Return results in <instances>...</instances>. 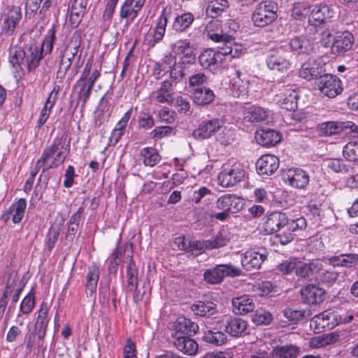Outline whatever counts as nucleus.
<instances>
[{
	"instance_id": "12",
	"label": "nucleus",
	"mask_w": 358,
	"mask_h": 358,
	"mask_svg": "<svg viewBox=\"0 0 358 358\" xmlns=\"http://www.w3.org/2000/svg\"><path fill=\"white\" fill-rule=\"evenodd\" d=\"M341 322V315L335 312L324 311L314 316L310 320V327L317 332L331 329Z\"/></svg>"
},
{
	"instance_id": "2",
	"label": "nucleus",
	"mask_w": 358,
	"mask_h": 358,
	"mask_svg": "<svg viewBox=\"0 0 358 358\" xmlns=\"http://www.w3.org/2000/svg\"><path fill=\"white\" fill-rule=\"evenodd\" d=\"M71 138L65 132L59 134L52 143L43 151L41 157L50 169H55L63 164L70 152Z\"/></svg>"
},
{
	"instance_id": "64",
	"label": "nucleus",
	"mask_w": 358,
	"mask_h": 358,
	"mask_svg": "<svg viewBox=\"0 0 358 358\" xmlns=\"http://www.w3.org/2000/svg\"><path fill=\"white\" fill-rule=\"evenodd\" d=\"M173 134V129L169 126H162L155 127L150 133L153 138L161 139L169 136Z\"/></svg>"
},
{
	"instance_id": "17",
	"label": "nucleus",
	"mask_w": 358,
	"mask_h": 358,
	"mask_svg": "<svg viewBox=\"0 0 358 358\" xmlns=\"http://www.w3.org/2000/svg\"><path fill=\"white\" fill-rule=\"evenodd\" d=\"M176 85L167 80H164L155 91L152 92V99L159 103L173 105L174 103V87Z\"/></svg>"
},
{
	"instance_id": "27",
	"label": "nucleus",
	"mask_w": 358,
	"mask_h": 358,
	"mask_svg": "<svg viewBox=\"0 0 358 358\" xmlns=\"http://www.w3.org/2000/svg\"><path fill=\"white\" fill-rule=\"evenodd\" d=\"M322 67L314 60L308 59L304 62L299 71L300 78L310 81L312 80H317L322 76Z\"/></svg>"
},
{
	"instance_id": "29",
	"label": "nucleus",
	"mask_w": 358,
	"mask_h": 358,
	"mask_svg": "<svg viewBox=\"0 0 358 358\" xmlns=\"http://www.w3.org/2000/svg\"><path fill=\"white\" fill-rule=\"evenodd\" d=\"M191 309L195 315L205 317H210L217 313V304L208 299L196 301Z\"/></svg>"
},
{
	"instance_id": "34",
	"label": "nucleus",
	"mask_w": 358,
	"mask_h": 358,
	"mask_svg": "<svg viewBox=\"0 0 358 358\" xmlns=\"http://www.w3.org/2000/svg\"><path fill=\"white\" fill-rule=\"evenodd\" d=\"M300 348L294 345H278L272 350V358H296L300 354Z\"/></svg>"
},
{
	"instance_id": "51",
	"label": "nucleus",
	"mask_w": 358,
	"mask_h": 358,
	"mask_svg": "<svg viewBox=\"0 0 358 358\" xmlns=\"http://www.w3.org/2000/svg\"><path fill=\"white\" fill-rule=\"evenodd\" d=\"M176 329L182 333L186 331V334H195L199 331V327L196 323L192 322L189 319L183 317L178 320Z\"/></svg>"
},
{
	"instance_id": "62",
	"label": "nucleus",
	"mask_w": 358,
	"mask_h": 358,
	"mask_svg": "<svg viewBox=\"0 0 358 358\" xmlns=\"http://www.w3.org/2000/svg\"><path fill=\"white\" fill-rule=\"evenodd\" d=\"M306 226V220L303 216H300L295 219H292L288 217V222L285 227H287L289 231L294 233L298 230L305 229Z\"/></svg>"
},
{
	"instance_id": "61",
	"label": "nucleus",
	"mask_w": 358,
	"mask_h": 358,
	"mask_svg": "<svg viewBox=\"0 0 358 358\" xmlns=\"http://www.w3.org/2000/svg\"><path fill=\"white\" fill-rule=\"evenodd\" d=\"M49 34L50 36H47L45 38L42 43L41 47L39 49L40 52H41V55H43V52L45 54H50L52 50L53 44L56 39L55 30L54 27L50 29Z\"/></svg>"
},
{
	"instance_id": "59",
	"label": "nucleus",
	"mask_w": 358,
	"mask_h": 358,
	"mask_svg": "<svg viewBox=\"0 0 358 358\" xmlns=\"http://www.w3.org/2000/svg\"><path fill=\"white\" fill-rule=\"evenodd\" d=\"M215 135L216 141L222 145H229L234 141V132L224 124Z\"/></svg>"
},
{
	"instance_id": "1",
	"label": "nucleus",
	"mask_w": 358,
	"mask_h": 358,
	"mask_svg": "<svg viewBox=\"0 0 358 358\" xmlns=\"http://www.w3.org/2000/svg\"><path fill=\"white\" fill-rule=\"evenodd\" d=\"M242 52L241 44L222 45L218 50L209 48L202 51L199 56V62L203 69L215 72L220 68L226 57H238Z\"/></svg>"
},
{
	"instance_id": "50",
	"label": "nucleus",
	"mask_w": 358,
	"mask_h": 358,
	"mask_svg": "<svg viewBox=\"0 0 358 358\" xmlns=\"http://www.w3.org/2000/svg\"><path fill=\"white\" fill-rule=\"evenodd\" d=\"M229 7L228 1H210L208 5L206 13V15L212 18H215L220 15Z\"/></svg>"
},
{
	"instance_id": "52",
	"label": "nucleus",
	"mask_w": 358,
	"mask_h": 358,
	"mask_svg": "<svg viewBox=\"0 0 358 358\" xmlns=\"http://www.w3.org/2000/svg\"><path fill=\"white\" fill-rule=\"evenodd\" d=\"M26 52L17 46H13L9 48V62L11 65L17 69L24 61Z\"/></svg>"
},
{
	"instance_id": "16",
	"label": "nucleus",
	"mask_w": 358,
	"mask_h": 358,
	"mask_svg": "<svg viewBox=\"0 0 358 358\" xmlns=\"http://www.w3.org/2000/svg\"><path fill=\"white\" fill-rule=\"evenodd\" d=\"M222 126H223V120L221 119L213 118L203 120L193 131V136L199 140L208 139L220 131Z\"/></svg>"
},
{
	"instance_id": "28",
	"label": "nucleus",
	"mask_w": 358,
	"mask_h": 358,
	"mask_svg": "<svg viewBox=\"0 0 358 358\" xmlns=\"http://www.w3.org/2000/svg\"><path fill=\"white\" fill-rule=\"evenodd\" d=\"M248 323L241 317H227L225 324V332L235 338L243 336L246 334Z\"/></svg>"
},
{
	"instance_id": "20",
	"label": "nucleus",
	"mask_w": 358,
	"mask_h": 358,
	"mask_svg": "<svg viewBox=\"0 0 358 358\" xmlns=\"http://www.w3.org/2000/svg\"><path fill=\"white\" fill-rule=\"evenodd\" d=\"M301 294L306 303L316 305L324 300L325 291L317 285L308 284L301 288Z\"/></svg>"
},
{
	"instance_id": "60",
	"label": "nucleus",
	"mask_w": 358,
	"mask_h": 358,
	"mask_svg": "<svg viewBox=\"0 0 358 358\" xmlns=\"http://www.w3.org/2000/svg\"><path fill=\"white\" fill-rule=\"evenodd\" d=\"M252 320L257 325L268 324L272 321L273 317L269 312L261 309L256 310Z\"/></svg>"
},
{
	"instance_id": "46",
	"label": "nucleus",
	"mask_w": 358,
	"mask_h": 358,
	"mask_svg": "<svg viewBox=\"0 0 358 358\" xmlns=\"http://www.w3.org/2000/svg\"><path fill=\"white\" fill-rule=\"evenodd\" d=\"M131 258V256H130ZM127 277L128 287L131 292H136L138 287V268L132 260L130 259L129 264L127 266Z\"/></svg>"
},
{
	"instance_id": "33",
	"label": "nucleus",
	"mask_w": 358,
	"mask_h": 358,
	"mask_svg": "<svg viewBox=\"0 0 358 358\" xmlns=\"http://www.w3.org/2000/svg\"><path fill=\"white\" fill-rule=\"evenodd\" d=\"M268 117V111L258 106H251L245 108L243 119L245 122L251 123L261 122Z\"/></svg>"
},
{
	"instance_id": "19",
	"label": "nucleus",
	"mask_w": 358,
	"mask_h": 358,
	"mask_svg": "<svg viewBox=\"0 0 358 358\" xmlns=\"http://www.w3.org/2000/svg\"><path fill=\"white\" fill-rule=\"evenodd\" d=\"M298 92L286 87L280 90L275 95L277 103L287 110H294L297 108Z\"/></svg>"
},
{
	"instance_id": "9",
	"label": "nucleus",
	"mask_w": 358,
	"mask_h": 358,
	"mask_svg": "<svg viewBox=\"0 0 358 358\" xmlns=\"http://www.w3.org/2000/svg\"><path fill=\"white\" fill-rule=\"evenodd\" d=\"M241 270L231 264H220L207 269L203 273L204 280L209 284L216 285L222 282L226 276L236 277L241 275Z\"/></svg>"
},
{
	"instance_id": "8",
	"label": "nucleus",
	"mask_w": 358,
	"mask_h": 358,
	"mask_svg": "<svg viewBox=\"0 0 358 358\" xmlns=\"http://www.w3.org/2000/svg\"><path fill=\"white\" fill-rule=\"evenodd\" d=\"M316 84L322 96L329 99L335 98L343 90L341 80L332 74H323Z\"/></svg>"
},
{
	"instance_id": "40",
	"label": "nucleus",
	"mask_w": 358,
	"mask_h": 358,
	"mask_svg": "<svg viewBox=\"0 0 358 358\" xmlns=\"http://www.w3.org/2000/svg\"><path fill=\"white\" fill-rule=\"evenodd\" d=\"M87 7V1H70L68 5V12L72 24L76 25L80 21Z\"/></svg>"
},
{
	"instance_id": "7",
	"label": "nucleus",
	"mask_w": 358,
	"mask_h": 358,
	"mask_svg": "<svg viewBox=\"0 0 358 358\" xmlns=\"http://www.w3.org/2000/svg\"><path fill=\"white\" fill-rule=\"evenodd\" d=\"M80 45L72 42L57 48V59L59 61V67L57 72V78H64L70 69L72 62L78 53Z\"/></svg>"
},
{
	"instance_id": "56",
	"label": "nucleus",
	"mask_w": 358,
	"mask_h": 358,
	"mask_svg": "<svg viewBox=\"0 0 358 358\" xmlns=\"http://www.w3.org/2000/svg\"><path fill=\"white\" fill-rule=\"evenodd\" d=\"M310 6L308 1H295L292 6V17L300 19L309 15Z\"/></svg>"
},
{
	"instance_id": "5",
	"label": "nucleus",
	"mask_w": 358,
	"mask_h": 358,
	"mask_svg": "<svg viewBox=\"0 0 358 358\" xmlns=\"http://www.w3.org/2000/svg\"><path fill=\"white\" fill-rule=\"evenodd\" d=\"M245 177V171L238 163L225 164L218 174V184L226 188L232 187L243 181Z\"/></svg>"
},
{
	"instance_id": "15",
	"label": "nucleus",
	"mask_w": 358,
	"mask_h": 358,
	"mask_svg": "<svg viewBox=\"0 0 358 358\" xmlns=\"http://www.w3.org/2000/svg\"><path fill=\"white\" fill-rule=\"evenodd\" d=\"M282 180L294 188L304 189L309 183L310 176L301 169L291 168L283 172Z\"/></svg>"
},
{
	"instance_id": "11",
	"label": "nucleus",
	"mask_w": 358,
	"mask_h": 358,
	"mask_svg": "<svg viewBox=\"0 0 358 358\" xmlns=\"http://www.w3.org/2000/svg\"><path fill=\"white\" fill-rule=\"evenodd\" d=\"M205 34L207 37L215 43L222 45H233L235 43L234 37L229 34L224 33L223 27L218 20H210L206 26Z\"/></svg>"
},
{
	"instance_id": "32",
	"label": "nucleus",
	"mask_w": 358,
	"mask_h": 358,
	"mask_svg": "<svg viewBox=\"0 0 358 358\" xmlns=\"http://www.w3.org/2000/svg\"><path fill=\"white\" fill-rule=\"evenodd\" d=\"M233 311L236 315H245L254 310L255 305L248 295H242L233 299Z\"/></svg>"
},
{
	"instance_id": "4",
	"label": "nucleus",
	"mask_w": 358,
	"mask_h": 358,
	"mask_svg": "<svg viewBox=\"0 0 358 358\" xmlns=\"http://www.w3.org/2000/svg\"><path fill=\"white\" fill-rule=\"evenodd\" d=\"M291 55L286 46L280 45L272 48L268 52L266 62L267 67L272 71L284 73L292 66Z\"/></svg>"
},
{
	"instance_id": "14",
	"label": "nucleus",
	"mask_w": 358,
	"mask_h": 358,
	"mask_svg": "<svg viewBox=\"0 0 358 358\" xmlns=\"http://www.w3.org/2000/svg\"><path fill=\"white\" fill-rule=\"evenodd\" d=\"M268 252L264 248L247 250L241 255V264L247 271L260 268L263 262L266 259Z\"/></svg>"
},
{
	"instance_id": "44",
	"label": "nucleus",
	"mask_w": 358,
	"mask_h": 358,
	"mask_svg": "<svg viewBox=\"0 0 358 358\" xmlns=\"http://www.w3.org/2000/svg\"><path fill=\"white\" fill-rule=\"evenodd\" d=\"M27 207V201L24 199H20L15 203H13L9 210L12 215V220L13 223H20L24 215Z\"/></svg>"
},
{
	"instance_id": "30",
	"label": "nucleus",
	"mask_w": 358,
	"mask_h": 358,
	"mask_svg": "<svg viewBox=\"0 0 358 358\" xmlns=\"http://www.w3.org/2000/svg\"><path fill=\"white\" fill-rule=\"evenodd\" d=\"M255 138L262 146L272 147L281 141V134L273 129H260L257 131Z\"/></svg>"
},
{
	"instance_id": "36",
	"label": "nucleus",
	"mask_w": 358,
	"mask_h": 358,
	"mask_svg": "<svg viewBox=\"0 0 358 358\" xmlns=\"http://www.w3.org/2000/svg\"><path fill=\"white\" fill-rule=\"evenodd\" d=\"M174 52L180 57L186 59L185 62L190 63L194 59V54L190 42L187 40H180L174 44Z\"/></svg>"
},
{
	"instance_id": "53",
	"label": "nucleus",
	"mask_w": 358,
	"mask_h": 358,
	"mask_svg": "<svg viewBox=\"0 0 358 358\" xmlns=\"http://www.w3.org/2000/svg\"><path fill=\"white\" fill-rule=\"evenodd\" d=\"M320 131L324 136H332L342 132V122H326L320 124Z\"/></svg>"
},
{
	"instance_id": "6",
	"label": "nucleus",
	"mask_w": 358,
	"mask_h": 358,
	"mask_svg": "<svg viewBox=\"0 0 358 358\" xmlns=\"http://www.w3.org/2000/svg\"><path fill=\"white\" fill-rule=\"evenodd\" d=\"M278 5L275 1H261L252 14L256 27H264L277 18Z\"/></svg>"
},
{
	"instance_id": "23",
	"label": "nucleus",
	"mask_w": 358,
	"mask_h": 358,
	"mask_svg": "<svg viewBox=\"0 0 358 358\" xmlns=\"http://www.w3.org/2000/svg\"><path fill=\"white\" fill-rule=\"evenodd\" d=\"M49 306L47 302L43 301L40 306V309L36 313L37 317L34 323V330L36 331L37 337L39 340H43L47 332V329L50 319L48 317Z\"/></svg>"
},
{
	"instance_id": "31",
	"label": "nucleus",
	"mask_w": 358,
	"mask_h": 358,
	"mask_svg": "<svg viewBox=\"0 0 358 358\" xmlns=\"http://www.w3.org/2000/svg\"><path fill=\"white\" fill-rule=\"evenodd\" d=\"M292 52L302 55H309L313 50L310 40L305 36H295L289 41Z\"/></svg>"
},
{
	"instance_id": "43",
	"label": "nucleus",
	"mask_w": 358,
	"mask_h": 358,
	"mask_svg": "<svg viewBox=\"0 0 358 358\" xmlns=\"http://www.w3.org/2000/svg\"><path fill=\"white\" fill-rule=\"evenodd\" d=\"M99 279V269L96 265L89 267L87 274L86 290L87 294H92L96 291Z\"/></svg>"
},
{
	"instance_id": "10",
	"label": "nucleus",
	"mask_w": 358,
	"mask_h": 358,
	"mask_svg": "<svg viewBox=\"0 0 358 358\" xmlns=\"http://www.w3.org/2000/svg\"><path fill=\"white\" fill-rule=\"evenodd\" d=\"M21 18L22 13L19 7H8L4 10L0 18L1 34L6 36H12Z\"/></svg>"
},
{
	"instance_id": "47",
	"label": "nucleus",
	"mask_w": 358,
	"mask_h": 358,
	"mask_svg": "<svg viewBox=\"0 0 358 358\" xmlns=\"http://www.w3.org/2000/svg\"><path fill=\"white\" fill-rule=\"evenodd\" d=\"M326 166L338 173H348L352 171V167L345 164L342 159H330L325 162Z\"/></svg>"
},
{
	"instance_id": "45",
	"label": "nucleus",
	"mask_w": 358,
	"mask_h": 358,
	"mask_svg": "<svg viewBox=\"0 0 358 358\" xmlns=\"http://www.w3.org/2000/svg\"><path fill=\"white\" fill-rule=\"evenodd\" d=\"M141 156L143 158V164L145 166H154L161 160V157L156 149L147 147L141 150Z\"/></svg>"
},
{
	"instance_id": "3",
	"label": "nucleus",
	"mask_w": 358,
	"mask_h": 358,
	"mask_svg": "<svg viewBox=\"0 0 358 358\" xmlns=\"http://www.w3.org/2000/svg\"><path fill=\"white\" fill-rule=\"evenodd\" d=\"M244 206V201L235 194H226L220 196L215 203L219 213H212L210 217L220 221H225L230 214L240 212Z\"/></svg>"
},
{
	"instance_id": "42",
	"label": "nucleus",
	"mask_w": 358,
	"mask_h": 358,
	"mask_svg": "<svg viewBox=\"0 0 358 358\" xmlns=\"http://www.w3.org/2000/svg\"><path fill=\"white\" fill-rule=\"evenodd\" d=\"M327 13H329L327 6H320L319 7H315L309 13V24L315 27L322 24L327 17H330V16L326 15Z\"/></svg>"
},
{
	"instance_id": "48",
	"label": "nucleus",
	"mask_w": 358,
	"mask_h": 358,
	"mask_svg": "<svg viewBox=\"0 0 358 358\" xmlns=\"http://www.w3.org/2000/svg\"><path fill=\"white\" fill-rule=\"evenodd\" d=\"M35 294L31 291L24 297L21 301L17 318H19L21 314H29L33 310L35 306Z\"/></svg>"
},
{
	"instance_id": "55",
	"label": "nucleus",
	"mask_w": 358,
	"mask_h": 358,
	"mask_svg": "<svg viewBox=\"0 0 358 358\" xmlns=\"http://www.w3.org/2000/svg\"><path fill=\"white\" fill-rule=\"evenodd\" d=\"M171 62L167 59V55L160 62H157L154 65L152 70V76L157 80L162 79L168 73V68H170L167 65H171Z\"/></svg>"
},
{
	"instance_id": "57",
	"label": "nucleus",
	"mask_w": 358,
	"mask_h": 358,
	"mask_svg": "<svg viewBox=\"0 0 358 358\" xmlns=\"http://www.w3.org/2000/svg\"><path fill=\"white\" fill-rule=\"evenodd\" d=\"M209 250L206 241H192L188 243V253L194 257L203 254Z\"/></svg>"
},
{
	"instance_id": "35",
	"label": "nucleus",
	"mask_w": 358,
	"mask_h": 358,
	"mask_svg": "<svg viewBox=\"0 0 358 358\" xmlns=\"http://www.w3.org/2000/svg\"><path fill=\"white\" fill-rule=\"evenodd\" d=\"M194 102L197 105L205 106L211 103L215 98V94L208 87H196L192 93Z\"/></svg>"
},
{
	"instance_id": "49",
	"label": "nucleus",
	"mask_w": 358,
	"mask_h": 358,
	"mask_svg": "<svg viewBox=\"0 0 358 358\" xmlns=\"http://www.w3.org/2000/svg\"><path fill=\"white\" fill-rule=\"evenodd\" d=\"M194 20L192 14L189 13H184L175 18L173 24V28L178 32H181L188 28Z\"/></svg>"
},
{
	"instance_id": "24",
	"label": "nucleus",
	"mask_w": 358,
	"mask_h": 358,
	"mask_svg": "<svg viewBox=\"0 0 358 358\" xmlns=\"http://www.w3.org/2000/svg\"><path fill=\"white\" fill-rule=\"evenodd\" d=\"M165 10H163L162 15L158 18L157 25L151 29L145 36V41L151 46L161 41L165 34L166 27L168 22V18L165 15Z\"/></svg>"
},
{
	"instance_id": "21",
	"label": "nucleus",
	"mask_w": 358,
	"mask_h": 358,
	"mask_svg": "<svg viewBox=\"0 0 358 358\" xmlns=\"http://www.w3.org/2000/svg\"><path fill=\"white\" fill-rule=\"evenodd\" d=\"M354 43V36L350 31H345L337 34L332 43L331 50L334 55H342L350 50Z\"/></svg>"
},
{
	"instance_id": "13",
	"label": "nucleus",
	"mask_w": 358,
	"mask_h": 358,
	"mask_svg": "<svg viewBox=\"0 0 358 358\" xmlns=\"http://www.w3.org/2000/svg\"><path fill=\"white\" fill-rule=\"evenodd\" d=\"M92 65L90 61L86 63L80 78L73 86V90L78 95V100L82 101L83 106H85L89 100L93 89V87L87 82V78L92 69Z\"/></svg>"
},
{
	"instance_id": "38",
	"label": "nucleus",
	"mask_w": 358,
	"mask_h": 358,
	"mask_svg": "<svg viewBox=\"0 0 358 358\" xmlns=\"http://www.w3.org/2000/svg\"><path fill=\"white\" fill-rule=\"evenodd\" d=\"M43 56L36 45H31L26 52L25 62L27 69L29 72L35 71L38 66Z\"/></svg>"
},
{
	"instance_id": "58",
	"label": "nucleus",
	"mask_w": 358,
	"mask_h": 358,
	"mask_svg": "<svg viewBox=\"0 0 358 358\" xmlns=\"http://www.w3.org/2000/svg\"><path fill=\"white\" fill-rule=\"evenodd\" d=\"M343 156L349 161L358 162V142H349L343 150Z\"/></svg>"
},
{
	"instance_id": "54",
	"label": "nucleus",
	"mask_w": 358,
	"mask_h": 358,
	"mask_svg": "<svg viewBox=\"0 0 358 358\" xmlns=\"http://www.w3.org/2000/svg\"><path fill=\"white\" fill-rule=\"evenodd\" d=\"M229 241V238L224 231H220L212 238L206 240L209 250L216 249L225 246Z\"/></svg>"
},
{
	"instance_id": "41",
	"label": "nucleus",
	"mask_w": 358,
	"mask_h": 358,
	"mask_svg": "<svg viewBox=\"0 0 358 358\" xmlns=\"http://www.w3.org/2000/svg\"><path fill=\"white\" fill-rule=\"evenodd\" d=\"M252 290L259 296L278 294V287L268 280L256 282L252 286Z\"/></svg>"
},
{
	"instance_id": "18",
	"label": "nucleus",
	"mask_w": 358,
	"mask_h": 358,
	"mask_svg": "<svg viewBox=\"0 0 358 358\" xmlns=\"http://www.w3.org/2000/svg\"><path fill=\"white\" fill-rule=\"evenodd\" d=\"M288 215L285 213L274 211L266 215L263 224L264 231L268 234H273L286 226Z\"/></svg>"
},
{
	"instance_id": "26",
	"label": "nucleus",
	"mask_w": 358,
	"mask_h": 358,
	"mask_svg": "<svg viewBox=\"0 0 358 358\" xmlns=\"http://www.w3.org/2000/svg\"><path fill=\"white\" fill-rule=\"evenodd\" d=\"M173 339V345L184 354L194 355L197 352V343L189 336L183 335L182 332H176Z\"/></svg>"
},
{
	"instance_id": "63",
	"label": "nucleus",
	"mask_w": 358,
	"mask_h": 358,
	"mask_svg": "<svg viewBox=\"0 0 358 358\" xmlns=\"http://www.w3.org/2000/svg\"><path fill=\"white\" fill-rule=\"evenodd\" d=\"M306 311L304 310H296L287 308L284 310V316L290 322H296L305 317Z\"/></svg>"
},
{
	"instance_id": "25",
	"label": "nucleus",
	"mask_w": 358,
	"mask_h": 358,
	"mask_svg": "<svg viewBox=\"0 0 358 358\" xmlns=\"http://www.w3.org/2000/svg\"><path fill=\"white\" fill-rule=\"evenodd\" d=\"M279 162V159L275 155H263L256 162L257 171L262 176L271 175L278 169Z\"/></svg>"
},
{
	"instance_id": "39",
	"label": "nucleus",
	"mask_w": 358,
	"mask_h": 358,
	"mask_svg": "<svg viewBox=\"0 0 358 358\" xmlns=\"http://www.w3.org/2000/svg\"><path fill=\"white\" fill-rule=\"evenodd\" d=\"M202 340L215 346H221L227 343V336L221 331L207 329L203 332Z\"/></svg>"
},
{
	"instance_id": "22",
	"label": "nucleus",
	"mask_w": 358,
	"mask_h": 358,
	"mask_svg": "<svg viewBox=\"0 0 358 358\" xmlns=\"http://www.w3.org/2000/svg\"><path fill=\"white\" fill-rule=\"evenodd\" d=\"M167 59L171 62V65H168L170 68H168V73H169V78L166 79L169 82H171L176 85L185 76V60H182V58H178L177 56L169 55H167Z\"/></svg>"
},
{
	"instance_id": "37",
	"label": "nucleus",
	"mask_w": 358,
	"mask_h": 358,
	"mask_svg": "<svg viewBox=\"0 0 358 358\" xmlns=\"http://www.w3.org/2000/svg\"><path fill=\"white\" fill-rule=\"evenodd\" d=\"M144 1H124L121 6L120 17L134 20L141 9Z\"/></svg>"
}]
</instances>
